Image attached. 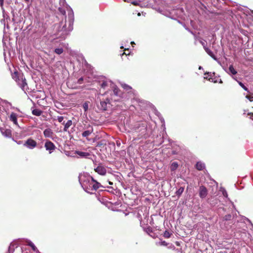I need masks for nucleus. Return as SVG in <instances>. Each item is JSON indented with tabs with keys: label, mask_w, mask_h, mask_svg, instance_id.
<instances>
[{
	"label": "nucleus",
	"mask_w": 253,
	"mask_h": 253,
	"mask_svg": "<svg viewBox=\"0 0 253 253\" xmlns=\"http://www.w3.org/2000/svg\"><path fill=\"white\" fill-rule=\"evenodd\" d=\"M79 181L83 189L87 193L92 194L102 187L101 184L94 179L88 173L84 172L80 174Z\"/></svg>",
	"instance_id": "nucleus-1"
},
{
	"label": "nucleus",
	"mask_w": 253,
	"mask_h": 253,
	"mask_svg": "<svg viewBox=\"0 0 253 253\" xmlns=\"http://www.w3.org/2000/svg\"><path fill=\"white\" fill-rule=\"evenodd\" d=\"M16 110H17V111H19V109H18V108H16Z\"/></svg>",
	"instance_id": "nucleus-55"
},
{
	"label": "nucleus",
	"mask_w": 253,
	"mask_h": 253,
	"mask_svg": "<svg viewBox=\"0 0 253 253\" xmlns=\"http://www.w3.org/2000/svg\"><path fill=\"white\" fill-rule=\"evenodd\" d=\"M9 120L13 122V123L16 125L18 126V122H17V115L15 113H11L9 116Z\"/></svg>",
	"instance_id": "nucleus-13"
},
{
	"label": "nucleus",
	"mask_w": 253,
	"mask_h": 253,
	"mask_svg": "<svg viewBox=\"0 0 253 253\" xmlns=\"http://www.w3.org/2000/svg\"><path fill=\"white\" fill-rule=\"evenodd\" d=\"M196 168L198 170H202L205 168V164L201 162H198L196 165Z\"/></svg>",
	"instance_id": "nucleus-19"
},
{
	"label": "nucleus",
	"mask_w": 253,
	"mask_h": 253,
	"mask_svg": "<svg viewBox=\"0 0 253 253\" xmlns=\"http://www.w3.org/2000/svg\"><path fill=\"white\" fill-rule=\"evenodd\" d=\"M28 245L30 246L33 251L35 252H37L38 253H40L39 251L38 250L36 247L34 245V244L30 241H27Z\"/></svg>",
	"instance_id": "nucleus-22"
},
{
	"label": "nucleus",
	"mask_w": 253,
	"mask_h": 253,
	"mask_svg": "<svg viewBox=\"0 0 253 253\" xmlns=\"http://www.w3.org/2000/svg\"><path fill=\"white\" fill-rule=\"evenodd\" d=\"M125 2H131V0H124Z\"/></svg>",
	"instance_id": "nucleus-42"
},
{
	"label": "nucleus",
	"mask_w": 253,
	"mask_h": 253,
	"mask_svg": "<svg viewBox=\"0 0 253 253\" xmlns=\"http://www.w3.org/2000/svg\"><path fill=\"white\" fill-rule=\"evenodd\" d=\"M214 75H215L214 73H211V72L206 73L205 74L204 79L208 80L210 82L215 83H217V81L216 80H215V78H213Z\"/></svg>",
	"instance_id": "nucleus-6"
},
{
	"label": "nucleus",
	"mask_w": 253,
	"mask_h": 253,
	"mask_svg": "<svg viewBox=\"0 0 253 253\" xmlns=\"http://www.w3.org/2000/svg\"><path fill=\"white\" fill-rule=\"evenodd\" d=\"M63 49L62 48H57L54 49V52L56 54L60 55L63 52Z\"/></svg>",
	"instance_id": "nucleus-28"
},
{
	"label": "nucleus",
	"mask_w": 253,
	"mask_h": 253,
	"mask_svg": "<svg viewBox=\"0 0 253 253\" xmlns=\"http://www.w3.org/2000/svg\"><path fill=\"white\" fill-rule=\"evenodd\" d=\"M146 232L148 233H151L152 232V228L150 227H148L147 229H146Z\"/></svg>",
	"instance_id": "nucleus-36"
},
{
	"label": "nucleus",
	"mask_w": 253,
	"mask_h": 253,
	"mask_svg": "<svg viewBox=\"0 0 253 253\" xmlns=\"http://www.w3.org/2000/svg\"><path fill=\"white\" fill-rule=\"evenodd\" d=\"M155 114L156 115H157L159 117L161 123L163 124V125L165 126L164 119L161 116L160 113L159 112H158L157 111H156Z\"/></svg>",
	"instance_id": "nucleus-27"
},
{
	"label": "nucleus",
	"mask_w": 253,
	"mask_h": 253,
	"mask_svg": "<svg viewBox=\"0 0 253 253\" xmlns=\"http://www.w3.org/2000/svg\"><path fill=\"white\" fill-rule=\"evenodd\" d=\"M3 0H0V5L2 7L3 6Z\"/></svg>",
	"instance_id": "nucleus-40"
},
{
	"label": "nucleus",
	"mask_w": 253,
	"mask_h": 253,
	"mask_svg": "<svg viewBox=\"0 0 253 253\" xmlns=\"http://www.w3.org/2000/svg\"><path fill=\"white\" fill-rule=\"evenodd\" d=\"M184 190V188L183 187H180L175 192V194L176 196L180 197L181 195L182 194Z\"/></svg>",
	"instance_id": "nucleus-26"
},
{
	"label": "nucleus",
	"mask_w": 253,
	"mask_h": 253,
	"mask_svg": "<svg viewBox=\"0 0 253 253\" xmlns=\"http://www.w3.org/2000/svg\"><path fill=\"white\" fill-rule=\"evenodd\" d=\"M207 189L205 186H201L200 187L199 196L201 198H205L207 196Z\"/></svg>",
	"instance_id": "nucleus-9"
},
{
	"label": "nucleus",
	"mask_w": 253,
	"mask_h": 253,
	"mask_svg": "<svg viewBox=\"0 0 253 253\" xmlns=\"http://www.w3.org/2000/svg\"><path fill=\"white\" fill-rule=\"evenodd\" d=\"M122 86L126 90H128L131 89V87L126 84H122Z\"/></svg>",
	"instance_id": "nucleus-32"
},
{
	"label": "nucleus",
	"mask_w": 253,
	"mask_h": 253,
	"mask_svg": "<svg viewBox=\"0 0 253 253\" xmlns=\"http://www.w3.org/2000/svg\"><path fill=\"white\" fill-rule=\"evenodd\" d=\"M220 191L222 192L223 196L227 198L228 196V194L226 190L223 188H221Z\"/></svg>",
	"instance_id": "nucleus-31"
},
{
	"label": "nucleus",
	"mask_w": 253,
	"mask_h": 253,
	"mask_svg": "<svg viewBox=\"0 0 253 253\" xmlns=\"http://www.w3.org/2000/svg\"><path fill=\"white\" fill-rule=\"evenodd\" d=\"M252 13H253V11H252Z\"/></svg>",
	"instance_id": "nucleus-56"
},
{
	"label": "nucleus",
	"mask_w": 253,
	"mask_h": 253,
	"mask_svg": "<svg viewBox=\"0 0 253 253\" xmlns=\"http://www.w3.org/2000/svg\"><path fill=\"white\" fill-rule=\"evenodd\" d=\"M69 18H70V26L71 27V30L73 29V19H74V13L72 9L70 10V12L68 14Z\"/></svg>",
	"instance_id": "nucleus-14"
},
{
	"label": "nucleus",
	"mask_w": 253,
	"mask_h": 253,
	"mask_svg": "<svg viewBox=\"0 0 253 253\" xmlns=\"http://www.w3.org/2000/svg\"><path fill=\"white\" fill-rule=\"evenodd\" d=\"M156 245L157 246H168V248L169 249H171L174 247L172 244L168 243L165 241H163L161 239H160V241L156 242Z\"/></svg>",
	"instance_id": "nucleus-11"
},
{
	"label": "nucleus",
	"mask_w": 253,
	"mask_h": 253,
	"mask_svg": "<svg viewBox=\"0 0 253 253\" xmlns=\"http://www.w3.org/2000/svg\"><path fill=\"white\" fill-rule=\"evenodd\" d=\"M251 118L253 120V115L251 117Z\"/></svg>",
	"instance_id": "nucleus-44"
},
{
	"label": "nucleus",
	"mask_w": 253,
	"mask_h": 253,
	"mask_svg": "<svg viewBox=\"0 0 253 253\" xmlns=\"http://www.w3.org/2000/svg\"><path fill=\"white\" fill-rule=\"evenodd\" d=\"M171 234H172L169 231L166 230L164 233L163 236L166 238H169L171 236Z\"/></svg>",
	"instance_id": "nucleus-29"
},
{
	"label": "nucleus",
	"mask_w": 253,
	"mask_h": 253,
	"mask_svg": "<svg viewBox=\"0 0 253 253\" xmlns=\"http://www.w3.org/2000/svg\"><path fill=\"white\" fill-rule=\"evenodd\" d=\"M17 248L18 246L16 245L15 243H11L10 245L9 246L8 248V252L9 253H13L14 251V248Z\"/></svg>",
	"instance_id": "nucleus-20"
},
{
	"label": "nucleus",
	"mask_w": 253,
	"mask_h": 253,
	"mask_svg": "<svg viewBox=\"0 0 253 253\" xmlns=\"http://www.w3.org/2000/svg\"><path fill=\"white\" fill-rule=\"evenodd\" d=\"M12 79L17 83L19 87L25 92L27 90L28 85L26 79L23 74H19L17 72H14L12 74Z\"/></svg>",
	"instance_id": "nucleus-2"
},
{
	"label": "nucleus",
	"mask_w": 253,
	"mask_h": 253,
	"mask_svg": "<svg viewBox=\"0 0 253 253\" xmlns=\"http://www.w3.org/2000/svg\"><path fill=\"white\" fill-rule=\"evenodd\" d=\"M112 85H114V84L111 81H103L101 84V86L103 88H105L107 86H110Z\"/></svg>",
	"instance_id": "nucleus-15"
},
{
	"label": "nucleus",
	"mask_w": 253,
	"mask_h": 253,
	"mask_svg": "<svg viewBox=\"0 0 253 253\" xmlns=\"http://www.w3.org/2000/svg\"><path fill=\"white\" fill-rule=\"evenodd\" d=\"M231 217H232V216H231V214H227V215H226L224 217V220H230V219H231Z\"/></svg>",
	"instance_id": "nucleus-33"
},
{
	"label": "nucleus",
	"mask_w": 253,
	"mask_h": 253,
	"mask_svg": "<svg viewBox=\"0 0 253 253\" xmlns=\"http://www.w3.org/2000/svg\"><path fill=\"white\" fill-rule=\"evenodd\" d=\"M239 84H240V85L245 90H248V88L244 85V84L241 83V82H239Z\"/></svg>",
	"instance_id": "nucleus-35"
},
{
	"label": "nucleus",
	"mask_w": 253,
	"mask_h": 253,
	"mask_svg": "<svg viewBox=\"0 0 253 253\" xmlns=\"http://www.w3.org/2000/svg\"><path fill=\"white\" fill-rule=\"evenodd\" d=\"M62 124L64 125L63 129L64 131H67L69 128L72 125V121L71 120H68L66 123L63 122Z\"/></svg>",
	"instance_id": "nucleus-16"
},
{
	"label": "nucleus",
	"mask_w": 253,
	"mask_h": 253,
	"mask_svg": "<svg viewBox=\"0 0 253 253\" xmlns=\"http://www.w3.org/2000/svg\"><path fill=\"white\" fill-rule=\"evenodd\" d=\"M246 98H248L250 101H253V96H246Z\"/></svg>",
	"instance_id": "nucleus-38"
},
{
	"label": "nucleus",
	"mask_w": 253,
	"mask_h": 253,
	"mask_svg": "<svg viewBox=\"0 0 253 253\" xmlns=\"http://www.w3.org/2000/svg\"><path fill=\"white\" fill-rule=\"evenodd\" d=\"M8 104L10 105V106H11V104L10 103H8Z\"/></svg>",
	"instance_id": "nucleus-49"
},
{
	"label": "nucleus",
	"mask_w": 253,
	"mask_h": 253,
	"mask_svg": "<svg viewBox=\"0 0 253 253\" xmlns=\"http://www.w3.org/2000/svg\"><path fill=\"white\" fill-rule=\"evenodd\" d=\"M121 48H124V46H121Z\"/></svg>",
	"instance_id": "nucleus-51"
},
{
	"label": "nucleus",
	"mask_w": 253,
	"mask_h": 253,
	"mask_svg": "<svg viewBox=\"0 0 253 253\" xmlns=\"http://www.w3.org/2000/svg\"><path fill=\"white\" fill-rule=\"evenodd\" d=\"M228 74L231 73L232 75H236L237 73V72L236 71V70L234 68L232 65H231L229 66V72H228Z\"/></svg>",
	"instance_id": "nucleus-23"
},
{
	"label": "nucleus",
	"mask_w": 253,
	"mask_h": 253,
	"mask_svg": "<svg viewBox=\"0 0 253 253\" xmlns=\"http://www.w3.org/2000/svg\"><path fill=\"white\" fill-rule=\"evenodd\" d=\"M128 49V48H125V50H126V49Z\"/></svg>",
	"instance_id": "nucleus-53"
},
{
	"label": "nucleus",
	"mask_w": 253,
	"mask_h": 253,
	"mask_svg": "<svg viewBox=\"0 0 253 253\" xmlns=\"http://www.w3.org/2000/svg\"><path fill=\"white\" fill-rule=\"evenodd\" d=\"M94 170L95 172L101 175H104L106 173V169L102 165L98 166L95 169H94Z\"/></svg>",
	"instance_id": "nucleus-7"
},
{
	"label": "nucleus",
	"mask_w": 253,
	"mask_h": 253,
	"mask_svg": "<svg viewBox=\"0 0 253 253\" xmlns=\"http://www.w3.org/2000/svg\"><path fill=\"white\" fill-rule=\"evenodd\" d=\"M134 42H131V44H134Z\"/></svg>",
	"instance_id": "nucleus-47"
},
{
	"label": "nucleus",
	"mask_w": 253,
	"mask_h": 253,
	"mask_svg": "<svg viewBox=\"0 0 253 253\" xmlns=\"http://www.w3.org/2000/svg\"><path fill=\"white\" fill-rule=\"evenodd\" d=\"M65 0H62L63 2H64ZM62 1V0H60V2Z\"/></svg>",
	"instance_id": "nucleus-50"
},
{
	"label": "nucleus",
	"mask_w": 253,
	"mask_h": 253,
	"mask_svg": "<svg viewBox=\"0 0 253 253\" xmlns=\"http://www.w3.org/2000/svg\"><path fill=\"white\" fill-rule=\"evenodd\" d=\"M63 14H65V11L64 10L63 11Z\"/></svg>",
	"instance_id": "nucleus-45"
},
{
	"label": "nucleus",
	"mask_w": 253,
	"mask_h": 253,
	"mask_svg": "<svg viewBox=\"0 0 253 253\" xmlns=\"http://www.w3.org/2000/svg\"><path fill=\"white\" fill-rule=\"evenodd\" d=\"M1 134L7 137H10L11 136V131L9 129H5L4 128H0Z\"/></svg>",
	"instance_id": "nucleus-12"
},
{
	"label": "nucleus",
	"mask_w": 253,
	"mask_h": 253,
	"mask_svg": "<svg viewBox=\"0 0 253 253\" xmlns=\"http://www.w3.org/2000/svg\"><path fill=\"white\" fill-rule=\"evenodd\" d=\"M200 43L202 44V45H203V46H206V45H205V42H203V41H200Z\"/></svg>",
	"instance_id": "nucleus-41"
},
{
	"label": "nucleus",
	"mask_w": 253,
	"mask_h": 253,
	"mask_svg": "<svg viewBox=\"0 0 253 253\" xmlns=\"http://www.w3.org/2000/svg\"><path fill=\"white\" fill-rule=\"evenodd\" d=\"M130 3H131L132 4H133V5H138V2L137 1H131Z\"/></svg>",
	"instance_id": "nucleus-39"
},
{
	"label": "nucleus",
	"mask_w": 253,
	"mask_h": 253,
	"mask_svg": "<svg viewBox=\"0 0 253 253\" xmlns=\"http://www.w3.org/2000/svg\"><path fill=\"white\" fill-rule=\"evenodd\" d=\"M75 154L78 155V158H87L91 154L89 152H83L81 151H75Z\"/></svg>",
	"instance_id": "nucleus-10"
},
{
	"label": "nucleus",
	"mask_w": 253,
	"mask_h": 253,
	"mask_svg": "<svg viewBox=\"0 0 253 253\" xmlns=\"http://www.w3.org/2000/svg\"><path fill=\"white\" fill-rule=\"evenodd\" d=\"M222 82L221 80L220 79V82H219V83H221Z\"/></svg>",
	"instance_id": "nucleus-48"
},
{
	"label": "nucleus",
	"mask_w": 253,
	"mask_h": 253,
	"mask_svg": "<svg viewBox=\"0 0 253 253\" xmlns=\"http://www.w3.org/2000/svg\"><path fill=\"white\" fill-rule=\"evenodd\" d=\"M178 167V163L177 162H173L171 165H170V170L171 171H174L175 170H176L177 168Z\"/></svg>",
	"instance_id": "nucleus-25"
},
{
	"label": "nucleus",
	"mask_w": 253,
	"mask_h": 253,
	"mask_svg": "<svg viewBox=\"0 0 253 253\" xmlns=\"http://www.w3.org/2000/svg\"><path fill=\"white\" fill-rule=\"evenodd\" d=\"M109 184H110V185H112V184H113V183H112V182H109Z\"/></svg>",
	"instance_id": "nucleus-52"
},
{
	"label": "nucleus",
	"mask_w": 253,
	"mask_h": 253,
	"mask_svg": "<svg viewBox=\"0 0 253 253\" xmlns=\"http://www.w3.org/2000/svg\"><path fill=\"white\" fill-rule=\"evenodd\" d=\"M93 132V128L92 127H90L86 130H85L82 133V136L84 137H87L89 135H90L92 132Z\"/></svg>",
	"instance_id": "nucleus-17"
},
{
	"label": "nucleus",
	"mask_w": 253,
	"mask_h": 253,
	"mask_svg": "<svg viewBox=\"0 0 253 253\" xmlns=\"http://www.w3.org/2000/svg\"><path fill=\"white\" fill-rule=\"evenodd\" d=\"M83 78L81 77L80 78L78 81V83L79 84H82L83 83Z\"/></svg>",
	"instance_id": "nucleus-37"
},
{
	"label": "nucleus",
	"mask_w": 253,
	"mask_h": 253,
	"mask_svg": "<svg viewBox=\"0 0 253 253\" xmlns=\"http://www.w3.org/2000/svg\"><path fill=\"white\" fill-rule=\"evenodd\" d=\"M57 120L59 123H63L64 117L63 116H58Z\"/></svg>",
	"instance_id": "nucleus-34"
},
{
	"label": "nucleus",
	"mask_w": 253,
	"mask_h": 253,
	"mask_svg": "<svg viewBox=\"0 0 253 253\" xmlns=\"http://www.w3.org/2000/svg\"><path fill=\"white\" fill-rule=\"evenodd\" d=\"M42 112L39 109H35L32 111V114L36 116H40L42 115Z\"/></svg>",
	"instance_id": "nucleus-21"
},
{
	"label": "nucleus",
	"mask_w": 253,
	"mask_h": 253,
	"mask_svg": "<svg viewBox=\"0 0 253 253\" xmlns=\"http://www.w3.org/2000/svg\"><path fill=\"white\" fill-rule=\"evenodd\" d=\"M26 2H29V0H24Z\"/></svg>",
	"instance_id": "nucleus-43"
},
{
	"label": "nucleus",
	"mask_w": 253,
	"mask_h": 253,
	"mask_svg": "<svg viewBox=\"0 0 253 253\" xmlns=\"http://www.w3.org/2000/svg\"><path fill=\"white\" fill-rule=\"evenodd\" d=\"M44 147L49 154L52 153L56 148L54 143L49 140L46 141L44 144Z\"/></svg>",
	"instance_id": "nucleus-4"
},
{
	"label": "nucleus",
	"mask_w": 253,
	"mask_h": 253,
	"mask_svg": "<svg viewBox=\"0 0 253 253\" xmlns=\"http://www.w3.org/2000/svg\"><path fill=\"white\" fill-rule=\"evenodd\" d=\"M24 145L30 149H33L37 146V142L34 140L29 138L25 142Z\"/></svg>",
	"instance_id": "nucleus-5"
},
{
	"label": "nucleus",
	"mask_w": 253,
	"mask_h": 253,
	"mask_svg": "<svg viewBox=\"0 0 253 253\" xmlns=\"http://www.w3.org/2000/svg\"><path fill=\"white\" fill-rule=\"evenodd\" d=\"M201 68H202V67L201 66H200L199 69H201Z\"/></svg>",
	"instance_id": "nucleus-54"
},
{
	"label": "nucleus",
	"mask_w": 253,
	"mask_h": 253,
	"mask_svg": "<svg viewBox=\"0 0 253 253\" xmlns=\"http://www.w3.org/2000/svg\"><path fill=\"white\" fill-rule=\"evenodd\" d=\"M100 98V103L98 104V108L102 111H105L107 109L108 105L110 104V100L108 98L105 99H101L100 96H98Z\"/></svg>",
	"instance_id": "nucleus-3"
},
{
	"label": "nucleus",
	"mask_w": 253,
	"mask_h": 253,
	"mask_svg": "<svg viewBox=\"0 0 253 253\" xmlns=\"http://www.w3.org/2000/svg\"><path fill=\"white\" fill-rule=\"evenodd\" d=\"M44 136L46 138H53L54 132L50 128H46L43 131Z\"/></svg>",
	"instance_id": "nucleus-8"
},
{
	"label": "nucleus",
	"mask_w": 253,
	"mask_h": 253,
	"mask_svg": "<svg viewBox=\"0 0 253 253\" xmlns=\"http://www.w3.org/2000/svg\"><path fill=\"white\" fill-rule=\"evenodd\" d=\"M204 48L206 51V52L214 60H217V58L213 54V52L209 48L207 47L206 46H204Z\"/></svg>",
	"instance_id": "nucleus-18"
},
{
	"label": "nucleus",
	"mask_w": 253,
	"mask_h": 253,
	"mask_svg": "<svg viewBox=\"0 0 253 253\" xmlns=\"http://www.w3.org/2000/svg\"><path fill=\"white\" fill-rule=\"evenodd\" d=\"M110 87H111L113 89V92L115 95L118 96L119 95V89L114 84V86H113V85H112L110 86Z\"/></svg>",
	"instance_id": "nucleus-24"
},
{
	"label": "nucleus",
	"mask_w": 253,
	"mask_h": 253,
	"mask_svg": "<svg viewBox=\"0 0 253 253\" xmlns=\"http://www.w3.org/2000/svg\"><path fill=\"white\" fill-rule=\"evenodd\" d=\"M83 107L84 110V112L87 111L88 110V102H84L83 105Z\"/></svg>",
	"instance_id": "nucleus-30"
},
{
	"label": "nucleus",
	"mask_w": 253,
	"mask_h": 253,
	"mask_svg": "<svg viewBox=\"0 0 253 253\" xmlns=\"http://www.w3.org/2000/svg\"><path fill=\"white\" fill-rule=\"evenodd\" d=\"M137 15H138V16H140V13L139 12V13H138Z\"/></svg>",
	"instance_id": "nucleus-46"
}]
</instances>
